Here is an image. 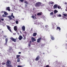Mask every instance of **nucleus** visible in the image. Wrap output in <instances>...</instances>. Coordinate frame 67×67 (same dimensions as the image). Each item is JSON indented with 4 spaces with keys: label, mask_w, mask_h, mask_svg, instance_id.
<instances>
[{
    "label": "nucleus",
    "mask_w": 67,
    "mask_h": 67,
    "mask_svg": "<svg viewBox=\"0 0 67 67\" xmlns=\"http://www.w3.org/2000/svg\"><path fill=\"white\" fill-rule=\"evenodd\" d=\"M11 62L9 60H7L6 63V65L7 67H13V66L11 65Z\"/></svg>",
    "instance_id": "f257e3e1"
},
{
    "label": "nucleus",
    "mask_w": 67,
    "mask_h": 67,
    "mask_svg": "<svg viewBox=\"0 0 67 67\" xmlns=\"http://www.w3.org/2000/svg\"><path fill=\"white\" fill-rule=\"evenodd\" d=\"M44 4H42V3L40 2H38L36 3L35 4V7H40V6H43Z\"/></svg>",
    "instance_id": "f03ea898"
},
{
    "label": "nucleus",
    "mask_w": 67,
    "mask_h": 67,
    "mask_svg": "<svg viewBox=\"0 0 67 67\" xmlns=\"http://www.w3.org/2000/svg\"><path fill=\"white\" fill-rule=\"evenodd\" d=\"M13 13H12L11 16L10 15L8 16V18H9V20H13V18H12V16H13Z\"/></svg>",
    "instance_id": "7ed1b4c3"
},
{
    "label": "nucleus",
    "mask_w": 67,
    "mask_h": 67,
    "mask_svg": "<svg viewBox=\"0 0 67 67\" xmlns=\"http://www.w3.org/2000/svg\"><path fill=\"white\" fill-rule=\"evenodd\" d=\"M10 39L12 40L13 42H16V39L12 37H11Z\"/></svg>",
    "instance_id": "20e7f679"
},
{
    "label": "nucleus",
    "mask_w": 67,
    "mask_h": 67,
    "mask_svg": "<svg viewBox=\"0 0 67 67\" xmlns=\"http://www.w3.org/2000/svg\"><path fill=\"white\" fill-rule=\"evenodd\" d=\"M7 27L8 30H9V31L10 32H11L12 30L11 29V27H10L8 25L7 26Z\"/></svg>",
    "instance_id": "39448f33"
},
{
    "label": "nucleus",
    "mask_w": 67,
    "mask_h": 67,
    "mask_svg": "<svg viewBox=\"0 0 67 67\" xmlns=\"http://www.w3.org/2000/svg\"><path fill=\"white\" fill-rule=\"evenodd\" d=\"M7 27L8 30H9V31L10 32H11L12 30L11 29V27H10L8 25L7 26Z\"/></svg>",
    "instance_id": "423d86ee"
},
{
    "label": "nucleus",
    "mask_w": 67,
    "mask_h": 67,
    "mask_svg": "<svg viewBox=\"0 0 67 67\" xmlns=\"http://www.w3.org/2000/svg\"><path fill=\"white\" fill-rule=\"evenodd\" d=\"M42 39V38L41 37H40V38H38V39H37V43H40V41H41V40Z\"/></svg>",
    "instance_id": "0eeeda50"
},
{
    "label": "nucleus",
    "mask_w": 67,
    "mask_h": 67,
    "mask_svg": "<svg viewBox=\"0 0 67 67\" xmlns=\"http://www.w3.org/2000/svg\"><path fill=\"white\" fill-rule=\"evenodd\" d=\"M40 56L39 55L35 59V60H36V61H38V60L39 59H40Z\"/></svg>",
    "instance_id": "6e6552de"
},
{
    "label": "nucleus",
    "mask_w": 67,
    "mask_h": 67,
    "mask_svg": "<svg viewBox=\"0 0 67 67\" xmlns=\"http://www.w3.org/2000/svg\"><path fill=\"white\" fill-rule=\"evenodd\" d=\"M58 7V5L57 4H55L53 6V9H56Z\"/></svg>",
    "instance_id": "1a4fd4ad"
},
{
    "label": "nucleus",
    "mask_w": 67,
    "mask_h": 67,
    "mask_svg": "<svg viewBox=\"0 0 67 67\" xmlns=\"http://www.w3.org/2000/svg\"><path fill=\"white\" fill-rule=\"evenodd\" d=\"M22 38H23V37L21 35H20L19 36V37L18 38V39L19 40H21Z\"/></svg>",
    "instance_id": "9d476101"
},
{
    "label": "nucleus",
    "mask_w": 67,
    "mask_h": 67,
    "mask_svg": "<svg viewBox=\"0 0 67 67\" xmlns=\"http://www.w3.org/2000/svg\"><path fill=\"white\" fill-rule=\"evenodd\" d=\"M21 28L23 31H25V27L24 26H23L22 27H21Z\"/></svg>",
    "instance_id": "9b49d317"
},
{
    "label": "nucleus",
    "mask_w": 67,
    "mask_h": 67,
    "mask_svg": "<svg viewBox=\"0 0 67 67\" xmlns=\"http://www.w3.org/2000/svg\"><path fill=\"white\" fill-rule=\"evenodd\" d=\"M14 30L15 31H16V32H18V31H17V27L16 26H15L14 27Z\"/></svg>",
    "instance_id": "f8f14e48"
},
{
    "label": "nucleus",
    "mask_w": 67,
    "mask_h": 67,
    "mask_svg": "<svg viewBox=\"0 0 67 67\" xmlns=\"http://www.w3.org/2000/svg\"><path fill=\"white\" fill-rule=\"evenodd\" d=\"M6 10L8 11H10V7H8L6 8Z\"/></svg>",
    "instance_id": "ddd939ff"
},
{
    "label": "nucleus",
    "mask_w": 67,
    "mask_h": 67,
    "mask_svg": "<svg viewBox=\"0 0 67 67\" xmlns=\"http://www.w3.org/2000/svg\"><path fill=\"white\" fill-rule=\"evenodd\" d=\"M50 36L51 37V38L52 40H55V38H54V37L52 36L51 35H50Z\"/></svg>",
    "instance_id": "4468645a"
},
{
    "label": "nucleus",
    "mask_w": 67,
    "mask_h": 67,
    "mask_svg": "<svg viewBox=\"0 0 67 67\" xmlns=\"http://www.w3.org/2000/svg\"><path fill=\"white\" fill-rule=\"evenodd\" d=\"M8 38H5V44L7 45V43L8 42Z\"/></svg>",
    "instance_id": "2eb2a0df"
},
{
    "label": "nucleus",
    "mask_w": 67,
    "mask_h": 67,
    "mask_svg": "<svg viewBox=\"0 0 67 67\" xmlns=\"http://www.w3.org/2000/svg\"><path fill=\"white\" fill-rule=\"evenodd\" d=\"M42 12H40V13H38L37 14V15H41L42 14Z\"/></svg>",
    "instance_id": "dca6fc26"
},
{
    "label": "nucleus",
    "mask_w": 67,
    "mask_h": 67,
    "mask_svg": "<svg viewBox=\"0 0 67 67\" xmlns=\"http://www.w3.org/2000/svg\"><path fill=\"white\" fill-rule=\"evenodd\" d=\"M37 35V33L34 32L33 34V36H36Z\"/></svg>",
    "instance_id": "f3484780"
},
{
    "label": "nucleus",
    "mask_w": 67,
    "mask_h": 67,
    "mask_svg": "<svg viewBox=\"0 0 67 67\" xmlns=\"http://www.w3.org/2000/svg\"><path fill=\"white\" fill-rule=\"evenodd\" d=\"M31 40L34 41H36V39L33 37H32L31 38Z\"/></svg>",
    "instance_id": "a211bd4d"
},
{
    "label": "nucleus",
    "mask_w": 67,
    "mask_h": 67,
    "mask_svg": "<svg viewBox=\"0 0 67 67\" xmlns=\"http://www.w3.org/2000/svg\"><path fill=\"white\" fill-rule=\"evenodd\" d=\"M23 36L24 37V38H23V40H25L26 39V37H25V36H26L25 35H23Z\"/></svg>",
    "instance_id": "6ab92c4d"
},
{
    "label": "nucleus",
    "mask_w": 67,
    "mask_h": 67,
    "mask_svg": "<svg viewBox=\"0 0 67 67\" xmlns=\"http://www.w3.org/2000/svg\"><path fill=\"white\" fill-rule=\"evenodd\" d=\"M49 4H54V2L51 1L50 2H49Z\"/></svg>",
    "instance_id": "aec40b11"
},
{
    "label": "nucleus",
    "mask_w": 67,
    "mask_h": 67,
    "mask_svg": "<svg viewBox=\"0 0 67 67\" xmlns=\"http://www.w3.org/2000/svg\"><path fill=\"white\" fill-rule=\"evenodd\" d=\"M57 29H58V30H59L60 31V30H61V29L60 28V27H59L58 26L57 27Z\"/></svg>",
    "instance_id": "412c9836"
},
{
    "label": "nucleus",
    "mask_w": 67,
    "mask_h": 67,
    "mask_svg": "<svg viewBox=\"0 0 67 67\" xmlns=\"http://www.w3.org/2000/svg\"><path fill=\"white\" fill-rule=\"evenodd\" d=\"M54 13H57V12H58V11H57L56 10H54Z\"/></svg>",
    "instance_id": "4be33fe9"
},
{
    "label": "nucleus",
    "mask_w": 67,
    "mask_h": 67,
    "mask_svg": "<svg viewBox=\"0 0 67 67\" xmlns=\"http://www.w3.org/2000/svg\"><path fill=\"white\" fill-rule=\"evenodd\" d=\"M20 61V58H18V59L17 60V62H19Z\"/></svg>",
    "instance_id": "5701e85b"
},
{
    "label": "nucleus",
    "mask_w": 67,
    "mask_h": 67,
    "mask_svg": "<svg viewBox=\"0 0 67 67\" xmlns=\"http://www.w3.org/2000/svg\"><path fill=\"white\" fill-rule=\"evenodd\" d=\"M54 14V13L53 12H52L50 13V15H53Z\"/></svg>",
    "instance_id": "b1692460"
},
{
    "label": "nucleus",
    "mask_w": 67,
    "mask_h": 67,
    "mask_svg": "<svg viewBox=\"0 0 67 67\" xmlns=\"http://www.w3.org/2000/svg\"><path fill=\"white\" fill-rule=\"evenodd\" d=\"M57 7L58 8V9H60L61 8V7H60V6L59 5H58Z\"/></svg>",
    "instance_id": "393cba45"
},
{
    "label": "nucleus",
    "mask_w": 67,
    "mask_h": 67,
    "mask_svg": "<svg viewBox=\"0 0 67 67\" xmlns=\"http://www.w3.org/2000/svg\"><path fill=\"white\" fill-rule=\"evenodd\" d=\"M4 14L5 15H8V13H7L5 12H4Z\"/></svg>",
    "instance_id": "a878e982"
},
{
    "label": "nucleus",
    "mask_w": 67,
    "mask_h": 67,
    "mask_svg": "<svg viewBox=\"0 0 67 67\" xmlns=\"http://www.w3.org/2000/svg\"><path fill=\"white\" fill-rule=\"evenodd\" d=\"M20 57V55H17L16 56V58H18L19 57Z\"/></svg>",
    "instance_id": "bb28decb"
},
{
    "label": "nucleus",
    "mask_w": 67,
    "mask_h": 67,
    "mask_svg": "<svg viewBox=\"0 0 67 67\" xmlns=\"http://www.w3.org/2000/svg\"><path fill=\"white\" fill-rule=\"evenodd\" d=\"M63 15L64 16H66L67 15L65 14H63Z\"/></svg>",
    "instance_id": "cd10ccee"
},
{
    "label": "nucleus",
    "mask_w": 67,
    "mask_h": 67,
    "mask_svg": "<svg viewBox=\"0 0 67 67\" xmlns=\"http://www.w3.org/2000/svg\"><path fill=\"white\" fill-rule=\"evenodd\" d=\"M24 3H26V4H27L28 3V2H27V1H25Z\"/></svg>",
    "instance_id": "c85d7f7f"
},
{
    "label": "nucleus",
    "mask_w": 67,
    "mask_h": 67,
    "mask_svg": "<svg viewBox=\"0 0 67 67\" xmlns=\"http://www.w3.org/2000/svg\"><path fill=\"white\" fill-rule=\"evenodd\" d=\"M16 24H18V23H19V21H16Z\"/></svg>",
    "instance_id": "c756f323"
},
{
    "label": "nucleus",
    "mask_w": 67,
    "mask_h": 67,
    "mask_svg": "<svg viewBox=\"0 0 67 67\" xmlns=\"http://www.w3.org/2000/svg\"><path fill=\"white\" fill-rule=\"evenodd\" d=\"M23 67V66H21V65H18V67Z\"/></svg>",
    "instance_id": "7c9ffc66"
},
{
    "label": "nucleus",
    "mask_w": 67,
    "mask_h": 67,
    "mask_svg": "<svg viewBox=\"0 0 67 67\" xmlns=\"http://www.w3.org/2000/svg\"><path fill=\"white\" fill-rule=\"evenodd\" d=\"M28 46H29V47H30L31 46V44H30V43H29L28 44Z\"/></svg>",
    "instance_id": "2f4dec72"
},
{
    "label": "nucleus",
    "mask_w": 67,
    "mask_h": 67,
    "mask_svg": "<svg viewBox=\"0 0 67 67\" xmlns=\"http://www.w3.org/2000/svg\"><path fill=\"white\" fill-rule=\"evenodd\" d=\"M58 16L59 17H61V16H62V15H61L59 14L58 15Z\"/></svg>",
    "instance_id": "473e14b6"
},
{
    "label": "nucleus",
    "mask_w": 67,
    "mask_h": 67,
    "mask_svg": "<svg viewBox=\"0 0 67 67\" xmlns=\"http://www.w3.org/2000/svg\"><path fill=\"white\" fill-rule=\"evenodd\" d=\"M34 17H35V16H31V18H33V19H35V18H34Z\"/></svg>",
    "instance_id": "72a5a7b5"
},
{
    "label": "nucleus",
    "mask_w": 67,
    "mask_h": 67,
    "mask_svg": "<svg viewBox=\"0 0 67 67\" xmlns=\"http://www.w3.org/2000/svg\"><path fill=\"white\" fill-rule=\"evenodd\" d=\"M24 33H25V34H26V35H26V34H27V33L26 32V31H25V32H24Z\"/></svg>",
    "instance_id": "f704fd0d"
},
{
    "label": "nucleus",
    "mask_w": 67,
    "mask_h": 67,
    "mask_svg": "<svg viewBox=\"0 0 67 67\" xmlns=\"http://www.w3.org/2000/svg\"><path fill=\"white\" fill-rule=\"evenodd\" d=\"M46 67H49V65H47Z\"/></svg>",
    "instance_id": "c9c22d12"
},
{
    "label": "nucleus",
    "mask_w": 67,
    "mask_h": 67,
    "mask_svg": "<svg viewBox=\"0 0 67 67\" xmlns=\"http://www.w3.org/2000/svg\"><path fill=\"white\" fill-rule=\"evenodd\" d=\"M2 64L3 65H5V63H2Z\"/></svg>",
    "instance_id": "e433bc0d"
},
{
    "label": "nucleus",
    "mask_w": 67,
    "mask_h": 67,
    "mask_svg": "<svg viewBox=\"0 0 67 67\" xmlns=\"http://www.w3.org/2000/svg\"><path fill=\"white\" fill-rule=\"evenodd\" d=\"M2 16L3 17H5V15H2Z\"/></svg>",
    "instance_id": "4c0bfd02"
},
{
    "label": "nucleus",
    "mask_w": 67,
    "mask_h": 67,
    "mask_svg": "<svg viewBox=\"0 0 67 67\" xmlns=\"http://www.w3.org/2000/svg\"><path fill=\"white\" fill-rule=\"evenodd\" d=\"M31 43H32V41H30L29 42V44H31Z\"/></svg>",
    "instance_id": "58836bf2"
},
{
    "label": "nucleus",
    "mask_w": 67,
    "mask_h": 67,
    "mask_svg": "<svg viewBox=\"0 0 67 67\" xmlns=\"http://www.w3.org/2000/svg\"><path fill=\"white\" fill-rule=\"evenodd\" d=\"M20 1H21V2H23V1H24V0H20Z\"/></svg>",
    "instance_id": "ea45409f"
},
{
    "label": "nucleus",
    "mask_w": 67,
    "mask_h": 67,
    "mask_svg": "<svg viewBox=\"0 0 67 67\" xmlns=\"http://www.w3.org/2000/svg\"><path fill=\"white\" fill-rule=\"evenodd\" d=\"M11 49H12V48L10 47V48H9V50L10 51H11Z\"/></svg>",
    "instance_id": "a19ab883"
},
{
    "label": "nucleus",
    "mask_w": 67,
    "mask_h": 67,
    "mask_svg": "<svg viewBox=\"0 0 67 67\" xmlns=\"http://www.w3.org/2000/svg\"><path fill=\"white\" fill-rule=\"evenodd\" d=\"M45 27H48V25H46L45 26Z\"/></svg>",
    "instance_id": "79ce46f5"
},
{
    "label": "nucleus",
    "mask_w": 67,
    "mask_h": 67,
    "mask_svg": "<svg viewBox=\"0 0 67 67\" xmlns=\"http://www.w3.org/2000/svg\"><path fill=\"white\" fill-rule=\"evenodd\" d=\"M1 20L2 21H3L4 20V19H1Z\"/></svg>",
    "instance_id": "37998d69"
},
{
    "label": "nucleus",
    "mask_w": 67,
    "mask_h": 67,
    "mask_svg": "<svg viewBox=\"0 0 67 67\" xmlns=\"http://www.w3.org/2000/svg\"><path fill=\"white\" fill-rule=\"evenodd\" d=\"M18 54H21V52H19L18 53Z\"/></svg>",
    "instance_id": "c03bdc74"
},
{
    "label": "nucleus",
    "mask_w": 67,
    "mask_h": 67,
    "mask_svg": "<svg viewBox=\"0 0 67 67\" xmlns=\"http://www.w3.org/2000/svg\"><path fill=\"white\" fill-rule=\"evenodd\" d=\"M27 4H25V7H27Z\"/></svg>",
    "instance_id": "a18cd8bd"
},
{
    "label": "nucleus",
    "mask_w": 67,
    "mask_h": 67,
    "mask_svg": "<svg viewBox=\"0 0 67 67\" xmlns=\"http://www.w3.org/2000/svg\"><path fill=\"white\" fill-rule=\"evenodd\" d=\"M53 29H55V27L54 26H53Z\"/></svg>",
    "instance_id": "49530a36"
},
{
    "label": "nucleus",
    "mask_w": 67,
    "mask_h": 67,
    "mask_svg": "<svg viewBox=\"0 0 67 67\" xmlns=\"http://www.w3.org/2000/svg\"><path fill=\"white\" fill-rule=\"evenodd\" d=\"M12 16L13 17V18H14L15 17H14V16Z\"/></svg>",
    "instance_id": "de8ad7c7"
},
{
    "label": "nucleus",
    "mask_w": 67,
    "mask_h": 67,
    "mask_svg": "<svg viewBox=\"0 0 67 67\" xmlns=\"http://www.w3.org/2000/svg\"><path fill=\"white\" fill-rule=\"evenodd\" d=\"M4 37H7V36H4Z\"/></svg>",
    "instance_id": "09e8293b"
},
{
    "label": "nucleus",
    "mask_w": 67,
    "mask_h": 67,
    "mask_svg": "<svg viewBox=\"0 0 67 67\" xmlns=\"http://www.w3.org/2000/svg\"><path fill=\"white\" fill-rule=\"evenodd\" d=\"M65 4L66 5H67V2H65Z\"/></svg>",
    "instance_id": "8fccbe9b"
},
{
    "label": "nucleus",
    "mask_w": 67,
    "mask_h": 67,
    "mask_svg": "<svg viewBox=\"0 0 67 67\" xmlns=\"http://www.w3.org/2000/svg\"><path fill=\"white\" fill-rule=\"evenodd\" d=\"M31 31H32V30H33V28H31Z\"/></svg>",
    "instance_id": "3c124183"
},
{
    "label": "nucleus",
    "mask_w": 67,
    "mask_h": 67,
    "mask_svg": "<svg viewBox=\"0 0 67 67\" xmlns=\"http://www.w3.org/2000/svg\"><path fill=\"white\" fill-rule=\"evenodd\" d=\"M3 12H4L3 11H2L1 12V13H3Z\"/></svg>",
    "instance_id": "603ef678"
},
{
    "label": "nucleus",
    "mask_w": 67,
    "mask_h": 67,
    "mask_svg": "<svg viewBox=\"0 0 67 67\" xmlns=\"http://www.w3.org/2000/svg\"><path fill=\"white\" fill-rule=\"evenodd\" d=\"M32 42H34V41H33V40H32Z\"/></svg>",
    "instance_id": "864d4df0"
},
{
    "label": "nucleus",
    "mask_w": 67,
    "mask_h": 67,
    "mask_svg": "<svg viewBox=\"0 0 67 67\" xmlns=\"http://www.w3.org/2000/svg\"><path fill=\"white\" fill-rule=\"evenodd\" d=\"M35 16H36V14H35Z\"/></svg>",
    "instance_id": "5fc2aeb1"
},
{
    "label": "nucleus",
    "mask_w": 67,
    "mask_h": 67,
    "mask_svg": "<svg viewBox=\"0 0 67 67\" xmlns=\"http://www.w3.org/2000/svg\"><path fill=\"white\" fill-rule=\"evenodd\" d=\"M65 11H67V10H66V9H65Z\"/></svg>",
    "instance_id": "6e6d98bb"
},
{
    "label": "nucleus",
    "mask_w": 67,
    "mask_h": 67,
    "mask_svg": "<svg viewBox=\"0 0 67 67\" xmlns=\"http://www.w3.org/2000/svg\"><path fill=\"white\" fill-rule=\"evenodd\" d=\"M35 18L36 19V17H35Z\"/></svg>",
    "instance_id": "4d7b16f0"
},
{
    "label": "nucleus",
    "mask_w": 67,
    "mask_h": 67,
    "mask_svg": "<svg viewBox=\"0 0 67 67\" xmlns=\"http://www.w3.org/2000/svg\"><path fill=\"white\" fill-rule=\"evenodd\" d=\"M20 33H21V31H20Z\"/></svg>",
    "instance_id": "13d9d810"
},
{
    "label": "nucleus",
    "mask_w": 67,
    "mask_h": 67,
    "mask_svg": "<svg viewBox=\"0 0 67 67\" xmlns=\"http://www.w3.org/2000/svg\"><path fill=\"white\" fill-rule=\"evenodd\" d=\"M0 22H1V21H0Z\"/></svg>",
    "instance_id": "bf43d9fd"
},
{
    "label": "nucleus",
    "mask_w": 67,
    "mask_h": 67,
    "mask_svg": "<svg viewBox=\"0 0 67 67\" xmlns=\"http://www.w3.org/2000/svg\"><path fill=\"white\" fill-rule=\"evenodd\" d=\"M18 34H19V33H18Z\"/></svg>",
    "instance_id": "052dcab7"
},
{
    "label": "nucleus",
    "mask_w": 67,
    "mask_h": 67,
    "mask_svg": "<svg viewBox=\"0 0 67 67\" xmlns=\"http://www.w3.org/2000/svg\"><path fill=\"white\" fill-rule=\"evenodd\" d=\"M2 32H3V31H2Z\"/></svg>",
    "instance_id": "680f3d73"
},
{
    "label": "nucleus",
    "mask_w": 67,
    "mask_h": 67,
    "mask_svg": "<svg viewBox=\"0 0 67 67\" xmlns=\"http://www.w3.org/2000/svg\"><path fill=\"white\" fill-rule=\"evenodd\" d=\"M0 54H1V53H0Z\"/></svg>",
    "instance_id": "e2e57ef3"
},
{
    "label": "nucleus",
    "mask_w": 67,
    "mask_h": 67,
    "mask_svg": "<svg viewBox=\"0 0 67 67\" xmlns=\"http://www.w3.org/2000/svg\"><path fill=\"white\" fill-rule=\"evenodd\" d=\"M1 15H0V16H1Z\"/></svg>",
    "instance_id": "0e129e2a"
}]
</instances>
